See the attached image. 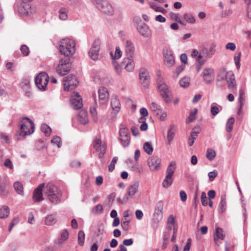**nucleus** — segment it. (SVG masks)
Instances as JSON below:
<instances>
[{
	"instance_id": "f257e3e1",
	"label": "nucleus",
	"mask_w": 251,
	"mask_h": 251,
	"mask_svg": "<svg viewBox=\"0 0 251 251\" xmlns=\"http://www.w3.org/2000/svg\"><path fill=\"white\" fill-rule=\"evenodd\" d=\"M45 194L49 201L53 204H56L61 201V191L52 183H49L46 186Z\"/></svg>"
},
{
	"instance_id": "f03ea898",
	"label": "nucleus",
	"mask_w": 251,
	"mask_h": 251,
	"mask_svg": "<svg viewBox=\"0 0 251 251\" xmlns=\"http://www.w3.org/2000/svg\"><path fill=\"white\" fill-rule=\"evenodd\" d=\"M215 53V50L211 47L209 50L207 48H203L200 51L193 49L191 52V56L195 58L197 63L205 64L208 58H211Z\"/></svg>"
},
{
	"instance_id": "7ed1b4c3",
	"label": "nucleus",
	"mask_w": 251,
	"mask_h": 251,
	"mask_svg": "<svg viewBox=\"0 0 251 251\" xmlns=\"http://www.w3.org/2000/svg\"><path fill=\"white\" fill-rule=\"evenodd\" d=\"M59 51L61 54L67 57L72 56L75 51V43L74 40L66 38L60 42Z\"/></svg>"
},
{
	"instance_id": "20e7f679",
	"label": "nucleus",
	"mask_w": 251,
	"mask_h": 251,
	"mask_svg": "<svg viewBox=\"0 0 251 251\" xmlns=\"http://www.w3.org/2000/svg\"><path fill=\"white\" fill-rule=\"evenodd\" d=\"M157 83L160 95L163 100L166 103L171 102L173 100V95L169 86L160 78L158 79Z\"/></svg>"
},
{
	"instance_id": "39448f33",
	"label": "nucleus",
	"mask_w": 251,
	"mask_h": 251,
	"mask_svg": "<svg viewBox=\"0 0 251 251\" xmlns=\"http://www.w3.org/2000/svg\"><path fill=\"white\" fill-rule=\"evenodd\" d=\"M119 140L124 148L127 147L130 142V136L129 129L122 123L119 125Z\"/></svg>"
},
{
	"instance_id": "423d86ee",
	"label": "nucleus",
	"mask_w": 251,
	"mask_h": 251,
	"mask_svg": "<svg viewBox=\"0 0 251 251\" xmlns=\"http://www.w3.org/2000/svg\"><path fill=\"white\" fill-rule=\"evenodd\" d=\"M22 123L20 135L25 136L30 135L34 132V125L33 122L27 117H23L20 120Z\"/></svg>"
},
{
	"instance_id": "0eeeda50",
	"label": "nucleus",
	"mask_w": 251,
	"mask_h": 251,
	"mask_svg": "<svg viewBox=\"0 0 251 251\" xmlns=\"http://www.w3.org/2000/svg\"><path fill=\"white\" fill-rule=\"evenodd\" d=\"M97 8L102 12L108 15H112L114 10L111 4L106 0H93Z\"/></svg>"
},
{
	"instance_id": "6e6552de",
	"label": "nucleus",
	"mask_w": 251,
	"mask_h": 251,
	"mask_svg": "<svg viewBox=\"0 0 251 251\" xmlns=\"http://www.w3.org/2000/svg\"><path fill=\"white\" fill-rule=\"evenodd\" d=\"M49 80V76L47 73L42 72L39 73L35 77V83L38 88L41 90L45 91Z\"/></svg>"
},
{
	"instance_id": "1a4fd4ad",
	"label": "nucleus",
	"mask_w": 251,
	"mask_h": 251,
	"mask_svg": "<svg viewBox=\"0 0 251 251\" xmlns=\"http://www.w3.org/2000/svg\"><path fill=\"white\" fill-rule=\"evenodd\" d=\"M70 68V59L61 58L57 68V72L60 75H64L69 73Z\"/></svg>"
},
{
	"instance_id": "9d476101",
	"label": "nucleus",
	"mask_w": 251,
	"mask_h": 251,
	"mask_svg": "<svg viewBox=\"0 0 251 251\" xmlns=\"http://www.w3.org/2000/svg\"><path fill=\"white\" fill-rule=\"evenodd\" d=\"M100 45V41L97 39L95 40L90 49L89 55L93 60H97L99 58Z\"/></svg>"
},
{
	"instance_id": "9b49d317",
	"label": "nucleus",
	"mask_w": 251,
	"mask_h": 251,
	"mask_svg": "<svg viewBox=\"0 0 251 251\" xmlns=\"http://www.w3.org/2000/svg\"><path fill=\"white\" fill-rule=\"evenodd\" d=\"M63 82L64 90L69 91L75 89L78 82L75 75H69L64 78Z\"/></svg>"
},
{
	"instance_id": "f8f14e48",
	"label": "nucleus",
	"mask_w": 251,
	"mask_h": 251,
	"mask_svg": "<svg viewBox=\"0 0 251 251\" xmlns=\"http://www.w3.org/2000/svg\"><path fill=\"white\" fill-rule=\"evenodd\" d=\"M93 148L99 152V157L102 158L106 152V147L104 144L102 143L100 138L97 137L94 140Z\"/></svg>"
},
{
	"instance_id": "ddd939ff",
	"label": "nucleus",
	"mask_w": 251,
	"mask_h": 251,
	"mask_svg": "<svg viewBox=\"0 0 251 251\" xmlns=\"http://www.w3.org/2000/svg\"><path fill=\"white\" fill-rule=\"evenodd\" d=\"M30 5L25 1L17 2L15 6V9L21 16L27 15L30 11Z\"/></svg>"
},
{
	"instance_id": "4468645a",
	"label": "nucleus",
	"mask_w": 251,
	"mask_h": 251,
	"mask_svg": "<svg viewBox=\"0 0 251 251\" xmlns=\"http://www.w3.org/2000/svg\"><path fill=\"white\" fill-rule=\"evenodd\" d=\"M72 107L75 109H79L82 107V99L77 92H74L70 98Z\"/></svg>"
},
{
	"instance_id": "2eb2a0df",
	"label": "nucleus",
	"mask_w": 251,
	"mask_h": 251,
	"mask_svg": "<svg viewBox=\"0 0 251 251\" xmlns=\"http://www.w3.org/2000/svg\"><path fill=\"white\" fill-rule=\"evenodd\" d=\"M201 76L202 77L203 81L205 83H211L214 79V69L211 68H205Z\"/></svg>"
},
{
	"instance_id": "dca6fc26",
	"label": "nucleus",
	"mask_w": 251,
	"mask_h": 251,
	"mask_svg": "<svg viewBox=\"0 0 251 251\" xmlns=\"http://www.w3.org/2000/svg\"><path fill=\"white\" fill-rule=\"evenodd\" d=\"M147 162L150 170L152 171H156L160 168L161 159L157 156L149 157Z\"/></svg>"
},
{
	"instance_id": "f3484780",
	"label": "nucleus",
	"mask_w": 251,
	"mask_h": 251,
	"mask_svg": "<svg viewBox=\"0 0 251 251\" xmlns=\"http://www.w3.org/2000/svg\"><path fill=\"white\" fill-rule=\"evenodd\" d=\"M139 78L141 83L145 88H147L150 84V76L148 71L144 68L139 70Z\"/></svg>"
},
{
	"instance_id": "a211bd4d",
	"label": "nucleus",
	"mask_w": 251,
	"mask_h": 251,
	"mask_svg": "<svg viewBox=\"0 0 251 251\" xmlns=\"http://www.w3.org/2000/svg\"><path fill=\"white\" fill-rule=\"evenodd\" d=\"M163 51L165 65L169 67L173 66L175 63V61L172 51L170 49H165L163 50Z\"/></svg>"
},
{
	"instance_id": "6ab92c4d",
	"label": "nucleus",
	"mask_w": 251,
	"mask_h": 251,
	"mask_svg": "<svg viewBox=\"0 0 251 251\" xmlns=\"http://www.w3.org/2000/svg\"><path fill=\"white\" fill-rule=\"evenodd\" d=\"M138 31L143 37L149 38L151 35L149 27L144 23L139 24L137 26Z\"/></svg>"
},
{
	"instance_id": "aec40b11",
	"label": "nucleus",
	"mask_w": 251,
	"mask_h": 251,
	"mask_svg": "<svg viewBox=\"0 0 251 251\" xmlns=\"http://www.w3.org/2000/svg\"><path fill=\"white\" fill-rule=\"evenodd\" d=\"M99 101L100 104H106L109 99V93L107 89L104 87H101L99 89Z\"/></svg>"
},
{
	"instance_id": "412c9836",
	"label": "nucleus",
	"mask_w": 251,
	"mask_h": 251,
	"mask_svg": "<svg viewBox=\"0 0 251 251\" xmlns=\"http://www.w3.org/2000/svg\"><path fill=\"white\" fill-rule=\"evenodd\" d=\"M123 65L124 66V68L126 71L128 72H133L135 68L133 57L125 58L123 61Z\"/></svg>"
},
{
	"instance_id": "4be33fe9",
	"label": "nucleus",
	"mask_w": 251,
	"mask_h": 251,
	"mask_svg": "<svg viewBox=\"0 0 251 251\" xmlns=\"http://www.w3.org/2000/svg\"><path fill=\"white\" fill-rule=\"evenodd\" d=\"M163 206L164 203L162 201H158L155 205L153 216L156 217L158 221L162 218Z\"/></svg>"
},
{
	"instance_id": "5701e85b",
	"label": "nucleus",
	"mask_w": 251,
	"mask_h": 251,
	"mask_svg": "<svg viewBox=\"0 0 251 251\" xmlns=\"http://www.w3.org/2000/svg\"><path fill=\"white\" fill-rule=\"evenodd\" d=\"M111 107L112 109V113L116 116L121 109V103L116 96L112 97L111 100Z\"/></svg>"
},
{
	"instance_id": "b1692460",
	"label": "nucleus",
	"mask_w": 251,
	"mask_h": 251,
	"mask_svg": "<svg viewBox=\"0 0 251 251\" xmlns=\"http://www.w3.org/2000/svg\"><path fill=\"white\" fill-rule=\"evenodd\" d=\"M135 50L133 43L129 40H126L125 44V51L128 57H133Z\"/></svg>"
},
{
	"instance_id": "393cba45",
	"label": "nucleus",
	"mask_w": 251,
	"mask_h": 251,
	"mask_svg": "<svg viewBox=\"0 0 251 251\" xmlns=\"http://www.w3.org/2000/svg\"><path fill=\"white\" fill-rule=\"evenodd\" d=\"M43 186L41 185L39 186L36 189H35L33 194V199L37 201H42L43 200Z\"/></svg>"
},
{
	"instance_id": "a878e982",
	"label": "nucleus",
	"mask_w": 251,
	"mask_h": 251,
	"mask_svg": "<svg viewBox=\"0 0 251 251\" xmlns=\"http://www.w3.org/2000/svg\"><path fill=\"white\" fill-rule=\"evenodd\" d=\"M139 187V182L135 181L133 184L130 185L127 189V193L128 196L133 197L137 192Z\"/></svg>"
},
{
	"instance_id": "bb28decb",
	"label": "nucleus",
	"mask_w": 251,
	"mask_h": 251,
	"mask_svg": "<svg viewBox=\"0 0 251 251\" xmlns=\"http://www.w3.org/2000/svg\"><path fill=\"white\" fill-rule=\"evenodd\" d=\"M227 81L228 83V87L229 89L233 88L236 85L235 77L232 72L228 74Z\"/></svg>"
},
{
	"instance_id": "cd10ccee",
	"label": "nucleus",
	"mask_w": 251,
	"mask_h": 251,
	"mask_svg": "<svg viewBox=\"0 0 251 251\" xmlns=\"http://www.w3.org/2000/svg\"><path fill=\"white\" fill-rule=\"evenodd\" d=\"M223 229L220 227H217L215 229V232L214 235V240L216 244H217V241L218 240H223L225 237V235L223 233Z\"/></svg>"
},
{
	"instance_id": "c85d7f7f",
	"label": "nucleus",
	"mask_w": 251,
	"mask_h": 251,
	"mask_svg": "<svg viewBox=\"0 0 251 251\" xmlns=\"http://www.w3.org/2000/svg\"><path fill=\"white\" fill-rule=\"evenodd\" d=\"M78 119L82 124L85 125L87 124L88 122V119L86 111L84 110L80 111L78 114Z\"/></svg>"
},
{
	"instance_id": "c756f323",
	"label": "nucleus",
	"mask_w": 251,
	"mask_h": 251,
	"mask_svg": "<svg viewBox=\"0 0 251 251\" xmlns=\"http://www.w3.org/2000/svg\"><path fill=\"white\" fill-rule=\"evenodd\" d=\"M172 229L174 230V233H176V229L175 227V218L173 215H171L168 218L167 229L171 230Z\"/></svg>"
},
{
	"instance_id": "7c9ffc66",
	"label": "nucleus",
	"mask_w": 251,
	"mask_h": 251,
	"mask_svg": "<svg viewBox=\"0 0 251 251\" xmlns=\"http://www.w3.org/2000/svg\"><path fill=\"white\" fill-rule=\"evenodd\" d=\"M199 133V130H196V128H194L192 130L188 140V145L189 146H192L193 145L195 140L197 139L198 137V134Z\"/></svg>"
},
{
	"instance_id": "2f4dec72",
	"label": "nucleus",
	"mask_w": 251,
	"mask_h": 251,
	"mask_svg": "<svg viewBox=\"0 0 251 251\" xmlns=\"http://www.w3.org/2000/svg\"><path fill=\"white\" fill-rule=\"evenodd\" d=\"M10 213V209L7 205H3L0 208V218L5 219L7 218Z\"/></svg>"
},
{
	"instance_id": "473e14b6",
	"label": "nucleus",
	"mask_w": 251,
	"mask_h": 251,
	"mask_svg": "<svg viewBox=\"0 0 251 251\" xmlns=\"http://www.w3.org/2000/svg\"><path fill=\"white\" fill-rule=\"evenodd\" d=\"M150 107L151 110L152 112L155 113L157 115H159L161 113H162V109L161 107L154 102H152L151 103Z\"/></svg>"
},
{
	"instance_id": "72a5a7b5",
	"label": "nucleus",
	"mask_w": 251,
	"mask_h": 251,
	"mask_svg": "<svg viewBox=\"0 0 251 251\" xmlns=\"http://www.w3.org/2000/svg\"><path fill=\"white\" fill-rule=\"evenodd\" d=\"M13 187L16 193L20 195H24V188L22 183L19 181L14 182Z\"/></svg>"
},
{
	"instance_id": "f704fd0d",
	"label": "nucleus",
	"mask_w": 251,
	"mask_h": 251,
	"mask_svg": "<svg viewBox=\"0 0 251 251\" xmlns=\"http://www.w3.org/2000/svg\"><path fill=\"white\" fill-rule=\"evenodd\" d=\"M229 73V72L227 73L226 70L224 68L220 69L218 74L217 80L218 81L226 80L227 78V75Z\"/></svg>"
},
{
	"instance_id": "c9c22d12",
	"label": "nucleus",
	"mask_w": 251,
	"mask_h": 251,
	"mask_svg": "<svg viewBox=\"0 0 251 251\" xmlns=\"http://www.w3.org/2000/svg\"><path fill=\"white\" fill-rule=\"evenodd\" d=\"M111 57L113 60L118 59L122 57V52L119 47H116L115 49V53L113 54L112 51L110 53Z\"/></svg>"
},
{
	"instance_id": "e433bc0d",
	"label": "nucleus",
	"mask_w": 251,
	"mask_h": 251,
	"mask_svg": "<svg viewBox=\"0 0 251 251\" xmlns=\"http://www.w3.org/2000/svg\"><path fill=\"white\" fill-rule=\"evenodd\" d=\"M169 17H170V18L172 20L179 23L181 25H186V23H184L181 20L180 17L179 16V14L178 13H173V12H170L169 13Z\"/></svg>"
},
{
	"instance_id": "4c0bfd02",
	"label": "nucleus",
	"mask_w": 251,
	"mask_h": 251,
	"mask_svg": "<svg viewBox=\"0 0 251 251\" xmlns=\"http://www.w3.org/2000/svg\"><path fill=\"white\" fill-rule=\"evenodd\" d=\"M226 196L223 195L221 197V201L219 205L218 211L220 213H223L226 208Z\"/></svg>"
},
{
	"instance_id": "58836bf2",
	"label": "nucleus",
	"mask_w": 251,
	"mask_h": 251,
	"mask_svg": "<svg viewBox=\"0 0 251 251\" xmlns=\"http://www.w3.org/2000/svg\"><path fill=\"white\" fill-rule=\"evenodd\" d=\"M183 19L186 22L190 24H194L196 22V19L193 15L191 13H185L183 15Z\"/></svg>"
},
{
	"instance_id": "ea45409f",
	"label": "nucleus",
	"mask_w": 251,
	"mask_h": 251,
	"mask_svg": "<svg viewBox=\"0 0 251 251\" xmlns=\"http://www.w3.org/2000/svg\"><path fill=\"white\" fill-rule=\"evenodd\" d=\"M112 66L115 73L118 75H120L122 72V67L121 66L118 61L116 60H113Z\"/></svg>"
},
{
	"instance_id": "a19ab883",
	"label": "nucleus",
	"mask_w": 251,
	"mask_h": 251,
	"mask_svg": "<svg viewBox=\"0 0 251 251\" xmlns=\"http://www.w3.org/2000/svg\"><path fill=\"white\" fill-rule=\"evenodd\" d=\"M175 165V163L173 162L169 164L167 169L166 176H173L176 170Z\"/></svg>"
},
{
	"instance_id": "79ce46f5",
	"label": "nucleus",
	"mask_w": 251,
	"mask_h": 251,
	"mask_svg": "<svg viewBox=\"0 0 251 251\" xmlns=\"http://www.w3.org/2000/svg\"><path fill=\"white\" fill-rule=\"evenodd\" d=\"M68 10L64 7L61 8L59 10V17L60 20H65L68 18Z\"/></svg>"
},
{
	"instance_id": "37998d69",
	"label": "nucleus",
	"mask_w": 251,
	"mask_h": 251,
	"mask_svg": "<svg viewBox=\"0 0 251 251\" xmlns=\"http://www.w3.org/2000/svg\"><path fill=\"white\" fill-rule=\"evenodd\" d=\"M56 223V218L54 215H50L46 217L45 223L47 225H52Z\"/></svg>"
},
{
	"instance_id": "c03bdc74",
	"label": "nucleus",
	"mask_w": 251,
	"mask_h": 251,
	"mask_svg": "<svg viewBox=\"0 0 251 251\" xmlns=\"http://www.w3.org/2000/svg\"><path fill=\"white\" fill-rule=\"evenodd\" d=\"M85 239V235L83 230H80L78 233V243L79 246H82L84 245Z\"/></svg>"
},
{
	"instance_id": "a18cd8bd",
	"label": "nucleus",
	"mask_w": 251,
	"mask_h": 251,
	"mask_svg": "<svg viewBox=\"0 0 251 251\" xmlns=\"http://www.w3.org/2000/svg\"><path fill=\"white\" fill-rule=\"evenodd\" d=\"M173 182V178L172 176H166L164 179L162 186L163 187L167 188L171 185Z\"/></svg>"
},
{
	"instance_id": "49530a36",
	"label": "nucleus",
	"mask_w": 251,
	"mask_h": 251,
	"mask_svg": "<svg viewBox=\"0 0 251 251\" xmlns=\"http://www.w3.org/2000/svg\"><path fill=\"white\" fill-rule=\"evenodd\" d=\"M41 130L45 133L46 136H50L51 132V128L47 125L44 124L41 125Z\"/></svg>"
},
{
	"instance_id": "de8ad7c7",
	"label": "nucleus",
	"mask_w": 251,
	"mask_h": 251,
	"mask_svg": "<svg viewBox=\"0 0 251 251\" xmlns=\"http://www.w3.org/2000/svg\"><path fill=\"white\" fill-rule=\"evenodd\" d=\"M143 149L144 151L148 154H151L152 153L153 148L151 144L148 142L144 143L143 145Z\"/></svg>"
},
{
	"instance_id": "09e8293b",
	"label": "nucleus",
	"mask_w": 251,
	"mask_h": 251,
	"mask_svg": "<svg viewBox=\"0 0 251 251\" xmlns=\"http://www.w3.org/2000/svg\"><path fill=\"white\" fill-rule=\"evenodd\" d=\"M69 237V233L67 229H64L60 234V239L58 243H62L63 242L66 241Z\"/></svg>"
},
{
	"instance_id": "8fccbe9b",
	"label": "nucleus",
	"mask_w": 251,
	"mask_h": 251,
	"mask_svg": "<svg viewBox=\"0 0 251 251\" xmlns=\"http://www.w3.org/2000/svg\"><path fill=\"white\" fill-rule=\"evenodd\" d=\"M185 66L184 65H181L179 66H178L175 71L174 72V74H173V77L174 78H176L178 77L179 75L180 74V73L183 71L184 70V69H185Z\"/></svg>"
},
{
	"instance_id": "3c124183",
	"label": "nucleus",
	"mask_w": 251,
	"mask_h": 251,
	"mask_svg": "<svg viewBox=\"0 0 251 251\" xmlns=\"http://www.w3.org/2000/svg\"><path fill=\"white\" fill-rule=\"evenodd\" d=\"M179 84L181 87H187L190 84V79L189 77H183L179 80Z\"/></svg>"
},
{
	"instance_id": "603ef678",
	"label": "nucleus",
	"mask_w": 251,
	"mask_h": 251,
	"mask_svg": "<svg viewBox=\"0 0 251 251\" xmlns=\"http://www.w3.org/2000/svg\"><path fill=\"white\" fill-rule=\"evenodd\" d=\"M234 122V119L233 117L230 118L227 123H226V130L228 132H230L232 131L233 128V124Z\"/></svg>"
},
{
	"instance_id": "864d4df0",
	"label": "nucleus",
	"mask_w": 251,
	"mask_h": 251,
	"mask_svg": "<svg viewBox=\"0 0 251 251\" xmlns=\"http://www.w3.org/2000/svg\"><path fill=\"white\" fill-rule=\"evenodd\" d=\"M198 112V110L195 108L193 111H191L189 117H188L187 123H189L193 122L196 119V116Z\"/></svg>"
},
{
	"instance_id": "5fc2aeb1",
	"label": "nucleus",
	"mask_w": 251,
	"mask_h": 251,
	"mask_svg": "<svg viewBox=\"0 0 251 251\" xmlns=\"http://www.w3.org/2000/svg\"><path fill=\"white\" fill-rule=\"evenodd\" d=\"M216 153L214 150L208 149L206 151V157L209 160H212L215 157Z\"/></svg>"
},
{
	"instance_id": "6e6d98bb",
	"label": "nucleus",
	"mask_w": 251,
	"mask_h": 251,
	"mask_svg": "<svg viewBox=\"0 0 251 251\" xmlns=\"http://www.w3.org/2000/svg\"><path fill=\"white\" fill-rule=\"evenodd\" d=\"M245 101L244 92L243 90L240 89L239 90V96L238 98V102L241 105V108H242Z\"/></svg>"
},
{
	"instance_id": "4d7b16f0",
	"label": "nucleus",
	"mask_w": 251,
	"mask_h": 251,
	"mask_svg": "<svg viewBox=\"0 0 251 251\" xmlns=\"http://www.w3.org/2000/svg\"><path fill=\"white\" fill-rule=\"evenodd\" d=\"M129 222L130 220H127V219L122 220L121 226L124 231H127L128 230Z\"/></svg>"
},
{
	"instance_id": "13d9d810",
	"label": "nucleus",
	"mask_w": 251,
	"mask_h": 251,
	"mask_svg": "<svg viewBox=\"0 0 251 251\" xmlns=\"http://www.w3.org/2000/svg\"><path fill=\"white\" fill-rule=\"evenodd\" d=\"M61 139L59 136H54L52 137L51 142L56 145L58 148H60L61 146Z\"/></svg>"
},
{
	"instance_id": "bf43d9fd",
	"label": "nucleus",
	"mask_w": 251,
	"mask_h": 251,
	"mask_svg": "<svg viewBox=\"0 0 251 251\" xmlns=\"http://www.w3.org/2000/svg\"><path fill=\"white\" fill-rule=\"evenodd\" d=\"M150 7L156 12H159L164 13L166 12V10L162 7L158 6L153 3L150 4Z\"/></svg>"
},
{
	"instance_id": "052dcab7",
	"label": "nucleus",
	"mask_w": 251,
	"mask_h": 251,
	"mask_svg": "<svg viewBox=\"0 0 251 251\" xmlns=\"http://www.w3.org/2000/svg\"><path fill=\"white\" fill-rule=\"evenodd\" d=\"M241 53L240 52L236 53L234 57V61L235 62V64L238 69L240 68V57H241Z\"/></svg>"
},
{
	"instance_id": "680f3d73",
	"label": "nucleus",
	"mask_w": 251,
	"mask_h": 251,
	"mask_svg": "<svg viewBox=\"0 0 251 251\" xmlns=\"http://www.w3.org/2000/svg\"><path fill=\"white\" fill-rule=\"evenodd\" d=\"M118 160V157L115 156L114 157L112 160V161L110 165L108 166V170L109 172H112L114 168L116 163H117V161Z\"/></svg>"
},
{
	"instance_id": "e2e57ef3",
	"label": "nucleus",
	"mask_w": 251,
	"mask_h": 251,
	"mask_svg": "<svg viewBox=\"0 0 251 251\" xmlns=\"http://www.w3.org/2000/svg\"><path fill=\"white\" fill-rule=\"evenodd\" d=\"M201 203L203 206H205L208 205L207 198L206 197V193L205 192H202L201 195Z\"/></svg>"
},
{
	"instance_id": "0e129e2a",
	"label": "nucleus",
	"mask_w": 251,
	"mask_h": 251,
	"mask_svg": "<svg viewBox=\"0 0 251 251\" xmlns=\"http://www.w3.org/2000/svg\"><path fill=\"white\" fill-rule=\"evenodd\" d=\"M102 211L103 207L101 204L97 205L92 209L93 213L95 214L98 213L99 212H102Z\"/></svg>"
},
{
	"instance_id": "69168bd1",
	"label": "nucleus",
	"mask_w": 251,
	"mask_h": 251,
	"mask_svg": "<svg viewBox=\"0 0 251 251\" xmlns=\"http://www.w3.org/2000/svg\"><path fill=\"white\" fill-rule=\"evenodd\" d=\"M175 135L174 132L172 131V128H170L168 131V134H167V139L168 141L169 142V144H170L171 141L174 139Z\"/></svg>"
},
{
	"instance_id": "338daca9",
	"label": "nucleus",
	"mask_w": 251,
	"mask_h": 251,
	"mask_svg": "<svg viewBox=\"0 0 251 251\" xmlns=\"http://www.w3.org/2000/svg\"><path fill=\"white\" fill-rule=\"evenodd\" d=\"M21 51L25 56L28 55L29 50L27 46L26 45H22L20 48Z\"/></svg>"
},
{
	"instance_id": "774afa93",
	"label": "nucleus",
	"mask_w": 251,
	"mask_h": 251,
	"mask_svg": "<svg viewBox=\"0 0 251 251\" xmlns=\"http://www.w3.org/2000/svg\"><path fill=\"white\" fill-rule=\"evenodd\" d=\"M210 111L212 115L215 116L218 114L220 110L218 107L215 106L214 104H212L211 106Z\"/></svg>"
}]
</instances>
